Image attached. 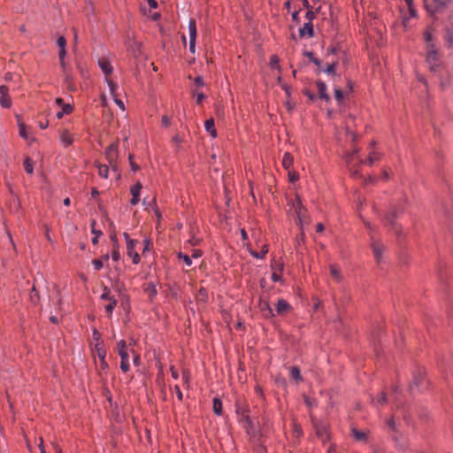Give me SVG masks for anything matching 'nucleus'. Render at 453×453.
Returning <instances> with one entry per match:
<instances>
[{"mask_svg": "<svg viewBox=\"0 0 453 453\" xmlns=\"http://www.w3.org/2000/svg\"><path fill=\"white\" fill-rule=\"evenodd\" d=\"M129 162H130V165H131V168L133 171H137L139 169V166L135 164V162H134V156L132 154L129 155Z\"/></svg>", "mask_w": 453, "mask_h": 453, "instance_id": "49", "label": "nucleus"}, {"mask_svg": "<svg viewBox=\"0 0 453 453\" xmlns=\"http://www.w3.org/2000/svg\"><path fill=\"white\" fill-rule=\"evenodd\" d=\"M268 252L267 245H264L261 251H251L250 254L257 258H264L265 255Z\"/></svg>", "mask_w": 453, "mask_h": 453, "instance_id": "31", "label": "nucleus"}, {"mask_svg": "<svg viewBox=\"0 0 453 453\" xmlns=\"http://www.w3.org/2000/svg\"><path fill=\"white\" fill-rule=\"evenodd\" d=\"M65 55H66L65 48V49H60L59 53H58L59 60L65 59Z\"/></svg>", "mask_w": 453, "mask_h": 453, "instance_id": "63", "label": "nucleus"}, {"mask_svg": "<svg viewBox=\"0 0 453 453\" xmlns=\"http://www.w3.org/2000/svg\"><path fill=\"white\" fill-rule=\"evenodd\" d=\"M424 38H425L426 42L428 44H430L429 42H431V40H432V35H431V33H430L429 31H426V32L424 33Z\"/></svg>", "mask_w": 453, "mask_h": 453, "instance_id": "60", "label": "nucleus"}, {"mask_svg": "<svg viewBox=\"0 0 453 453\" xmlns=\"http://www.w3.org/2000/svg\"><path fill=\"white\" fill-rule=\"evenodd\" d=\"M213 411L217 415L222 414V402L218 397H215L213 399Z\"/></svg>", "mask_w": 453, "mask_h": 453, "instance_id": "25", "label": "nucleus"}, {"mask_svg": "<svg viewBox=\"0 0 453 453\" xmlns=\"http://www.w3.org/2000/svg\"><path fill=\"white\" fill-rule=\"evenodd\" d=\"M0 104L4 108H10L12 106V99L9 96V88L4 85L0 86Z\"/></svg>", "mask_w": 453, "mask_h": 453, "instance_id": "7", "label": "nucleus"}, {"mask_svg": "<svg viewBox=\"0 0 453 453\" xmlns=\"http://www.w3.org/2000/svg\"><path fill=\"white\" fill-rule=\"evenodd\" d=\"M380 155L375 152H371L368 158L366 160H360L362 164H368L372 165L375 161L380 159Z\"/></svg>", "mask_w": 453, "mask_h": 453, "instance_id": "27", "label": "nucleus"}, {"mask_svg": "<svg viewBox=\"0 0 453 453\" xmlns=\"http://www.w3.org/2000/svg\"><path fill=\"white\" fill-rule=\"evenodd\" d=\"M202 251L200 250H193L192 251V257L198 258L202 256Z\"/></svg>", "mask_w": 453, "mask_h": 453, "instance_id": "61", "label": "nucleus"}, {"mask_svg": "<svg viewBox=\"0 0 453 453\" xmlns=\"http://www.w3.org/2000/svg\"><path fill=\"white\" fill-rule=\"evenodd\" d=\"M193 95L196 96V103L201 104L203 100L205 98V96L202 92H197L196 90H193Z\"/></svg>", "mask_w": 453, "mask_h": 453, "instance_id": "43", "label": "nucleus"}, {"mask_svg": "<svg viewBox=\"0 0 453 453\" xmlns=\"http://www.w3.org/2000/svg\"><path fill=\"white\" fill-rule=\"evenodd\" d=\"M174 389H175V392H176V395H177L178 399H179L180 401H181V400L183 399V395H182V392H181V390H180V387L176 385V386L174 387Z\"/></svg>", "mask_w": 453, "mask_h": 453, "instance_id": "55", "label": "nucleus"}, {"mask_svg": "<svg viewBox=\"0 0 453 453\" xmlns=\"http://www.w3.org/2000/svg\"><path fill=\"white\" fill-rule=\"evenodd\" d=\"M260 310L264 312L265 317H273V312L267 302L260 303Z\"/></svg>", "mask_w": 453, "mask_h": 453, "instance_id": "22", "label": "nucleus"}, {"mask_svg": "<svg viewBox=\"0 0 453 453\" xmlns=\"http://www.w3.org/2000/svg\"><path fill=\"white\" fill-rule=\"evenodd\" d=\"M109 301L110 303L107 305H105V311L109 314H111L112 311L117 305V300L115 299V297H112L109 299Z\"/></svg>", "mask_w": 453, "mask_h": 453, "instance_id": "32", "label": "nucleus"}, {"mask_svg": "<svg viewBox=\"0 0 453 453\" xmlns=\"http://www.w3.org/2000/svg\"><path fill=\"white\" fill-rule=\"evenodd\" d=\"M283 267H284V264L282 262L273 260L272 269L273 271L282 272L283 271Z\"/></svg>", "mask_w": 453, "mask_h": 453, "instance_id": "35", "label": "nucleus"}, {"mask_svg": "<svg viewBox=\"0 0 453 453\" xmlns=\"http://www.w3.org/2000/svg\"><path fill=\"white\" fill-rule=\"evenodd\" d=\"M92 264L94 265V267L96 271L101 270L104 266L103 261L101 259H94Z\"/></svg>", "mask_w": 453, "mask_h": 453, "instance_id": "46", "label": "nucleus"}, {"mask_svg": "<svg viewBox=\"0 0 453 453\" xmlns=\"http://www.w3.org/2000/svg\"><path fill=\"white\" fill-rule=\"evenodd\" d=\"M313 37L314 36V29L312 22H306L303 24V27L299 29V36L300 37Z\"/></svg>", "mask_w": 453, "mask_h": 453, "instance_id": "10", "label": "nucleus"}, {"mask_svg": "<svg viewBox=\"0 0 453 453\" xmlns=\"http://www.w3.org/2000/svg\"><path fill=\"white\" fill-rule=\"evenodd\" d=\"M387 402V396H386V394L384 392H380L377 397H376V403L378 404H385Z\"/></svg>", "mask_w": 453, "mask_h": 453, "instance_id": "37", "label": "nucleus"}, {"mask_svg": "<svg viewBox=\"0 0 453 453\" xmlns=\"http://www.w3.org/2000/svg\"><path fill=\"white\" fill-rule=\"evenodd\" d=\"M352 435L358 441H366V434L365 432L359 431L357 428L353 427L351 429Z\"/></svg>", "mask_w": 453, "mask_h": 453, "instance_id": "21", "label": "nucleus"}, {"mask_svg": "<svg viewBox=\"0 0 453 453\" xmlns=\"http://www.w3.org/2000/svg\"><path fill=\"white\" fill-rule=\"evenodd\" d=\"M108 85H109L110 91H111L112 97L116 96H117L116 90L118 88V85L115 82H113L112 81H108Z\"/></svg>", "mask_w": 453, "mask_h": 453, "instance_id": "40", "label": "nucleus"}, {"mask_svg": "<svg viewBox=\"0 0 453 453\" xmlns=\"http://www.w3.org/2000/svg\"><path fill=\"white\" fill-rule=\"evenodd\" d=\"M370 246L372 250L373 257L377 264H380L383 260V252L386 250V246L373 234L370 237Z\"/></svg>", "mask_w": 453, "mask_h": 453, "instance_id": "1", "label": "nucleus"}, {"mask_svg": "<svg viewBox=\"0 0 453 453\" xmlns=\"http://www.w3.org/2000/svg\"><path fill=\"white\" fill-rule=\"evenodd\" d=\"M142 188V185L141 182H137L135 185H134L131 188V194H132L133 197L130 201V203L132 205H136L138 203V202L140 201V192H141Z\"/></svg>", "mask_w": 453, "mask_h": 453, "instance_id": "9", "label": "nucleus"}, {"mask_svg": "<svg viewBox=\"0 0 453 453\" xmlns=\"http://www.w3.org/2000/svg\"><path fill=\"white\" fill-rule=\"evenodd\" d=\"M189 50L191 53L196 51V40H189Z\"/></svg>", "mask_w": 453, "mask_h": 453, "instance_id": "58", "label": "nucleus"}, {"mask_svg": "<svg viewBox=\"0 0 453 453\" xmlns=\"http://www.w3.org/2000/svg\"><path fill=\"white\" fill-rule=\"evenodd\" d=\"M292 19L293 21H295L296 23H299L300 19H299V12H294L292 13Z\"/></svg>", "mask_w": 453, "mask_h": 453, "instance_id": "64", "label": "nucleus"}, {"mask_svg": "<svg viewBox=\"0 0 453 453\" xmlns=\"http://www.w3.org/2000/svg\"><path fill=\"white\" fill-rule=\"evenodd\" d=\"M93 339L96 342V343L99 342H103L101 340V334L96 329H94V331H93Z\"/></svg>", "mask_w": 453, "mask_h": 453, "instance_id": "50", "label": "nucleus"}, {"mask_svg": "<svg viewBox=\"0 0 453 453\" xmlns=\"http://www.w3.org/2000/svg\"><path fill=\"white\" fill-rule=\"evenodd\" d=\"M303 94L311 100L314 101L316 99V96L311 92L310 90H304Z\"/></svg>", "mask_w": 453, "mask_h": 453, "instance_id": "54", "label": "nucleus"}, {"mask_svg": "<svg viewBox=\"0 0 453 453\" xmlns=\"http://www.w3.org/2000/svg\"><path fill=\"white\" fill-rule=\"evenodd\" d=\"M29 298H30L31 303L35 305H36L40 303L41 297H40L39 292L36 289L35 285L32 287V288L30 290Z\"/></svg>", "mask_w": 453, "mask_h": 453, "instance_id": "16", "label": "nucleus"}, {"mask_svg": "<svg viewBox=\"0 0 453 453\" xmlns=\"http://www.w3.org/2000/svg\"><path fill=\"white\" fill-rule=\"evenodd\" d=\"M145 291L148 293L149 297L152 299L157 295V289L153 283H149Z\"/></svg>", "mask_w": 453, "mask_h": 453, "instance_id": "30", "label": "nucleus"}, {"mask_svg": "<svg viewBox=\"0 0 453 453\" xmlns=\"http://www.w3.org/2000/svg\"><path fill=\"white\" fill-rule=\"evenodd\" d=\"M195 84L198 87H203L204 86V81H203V78L202 76H197L195 78Z\"/></svg>", "mask_w": 453, "mask_h": 453, "instance_id": "52", "label": "nucleus"}, {"mask_svg": "<svg viewBox=\"0 0 453 453\" xmlns=\"http://www.w3.org/2000/svg\"><path fill=\"white\" fill-rule=\"evenodd\" d=\"M316 85H317V88H318L319 98L325 100L326 102H329L330 101V96L326 93V83L324 81L319 80L316 82Z\"/></svg>", "mask_w": 453, "mask_h": 453, "instance_id": "12", "label": "nucleus"}, {"mask_svg": "<svg viewBox=\"0 0 453 453\" xmlns=\"http://www.w3.org/2000/svg\"><path fill=\"white\" fill-rule=\"evenodd\" d=\"M95 349L96 351V355L98 358L103 361V364L105 365V357H106V350L104 348V342H99L95 344Z\"/></svg>", "mask_w": 453, "mask_h": 453, "instance_id": "13", "label": "nucleus"}, {"mask_svg": "<svg viewBox=\"0 0 453 453\" xmlns=\"http://www.w3.org/2000/svg\"><path fill=\"white\" fill-rule=\"evenodd\" d=\"M334 96L338 102H342L343 98V92L340 88H334Z\"/></svg>", "mask_w": 453, "mask_h": 453, "instance_id": "42", "label": "nucleus"}, {"mask_svg": "<svg viewBox=\"0 0 453 453\" xmlns=\"http://www.w3.org/2000/svg\"><path fill=\"white\" fill-rule=\"evenodd\" d=\"M61 140L63 142H65L66 145H71L73 143V139L68 134L67 132H64L61 135Z\"/></svg>", "mask_w": 453, "mask_h": 453, "instance_id": "38", "label": "nucleus"}, {"mask_svg": "<svg viewBox=\"0 0 453 453\" xmlns=\"http://www.w3.org/2000/svg\"><path fill=\"white\" fill-rule=\"evenodd\" d=\"M24 168L28 174H32L34 173L33 162L29 157H27L24 160Z\"/></svg>", "mask_w": 453, "mask_h": 453, "instance_id": "29", "label": "nucleus"}, {"mask_svg": "<svg viewBox=\"0 0 453 453\" xmlns=\"http://www.w3.org/2000/svg\"><path fill=\"white\" fill-rule=\"evenodd\" d=\"M137 242V241H128V244L127 245V255L133 258V263L134 265L140 262V256L134 250V246Z\"/></svg>", "mask_w": 453, "mask_h": 453, "instance_id": "8", "label": "nucleus"}, {"mask_svg": "<svg viewBox=\"0 0 453 453\" xmlns=\"http://www.w3.org/2000/svg\"><path fill=\"white\" fill-rule=\"evenodd\" d=\"M336 65H337L336 62H333V63L327 65V67L326 69L322 70V71L325 72L327 74L335 75Z\"/></svg>", "mask_w": 453, "mask_h": 453, "instance_id": "34", "label": "nucleus"}, {"mask_svg": "<svg viewBox=\"0 0 453 453\" xmlns=\"http://www.w3.org/2000/svg\"><path fill=\"white\" fill-rule=\"evenodd\" d=\"M330 274L332 278L337 282H340L342 280L341 272L336 265H330Z\"/></svg>", "mask_w": 453, "mask_h": 453, "instance_id": "17", "label": "nucleus"}, {"mask_svg": "<svg viewBox=\"0 0 453 453\" xmlns=\"http://www.w3.org/2000/svg\"><path fill=\"white\" fill-rule=\"evenodd\" d=\"M64 75H65V82L66 83L68 89L74 90L75 87L73 84V74L69 71H66V73H64Z\"/></svg>", "mask_w": 453, "mask_h": 453, "instance_id": "23", "label": "nucleus"}, {"mask_svg": "<svg viewBox=\"0 0 453 453\" xmlns=\"http://www.w3.org/2000/svg\"><path fill=\"white\" fill-rule=\"evenodd\" d=\"M205 129L212 137L217 136V130L215 128L214 119L212 118L207 119L204 123Z\"/></svg>", "mask_w": 453, "mask_h": 453, "instance_id": "14", "label": "nucleus"}, {"mask_svg": "<svg viewBox=\"0 0 453 453\" xmlns=\"http://www.w3.org/2000/svg\"><path fill=\"white\" fill-rule=\"evenodd\" d=\"M96 167L98 168L99 175L104 179L108 178L109 167L106 165H102L100 163H96Z\"/></svg>", "mask_w": 453, "mask_h": 453, "instance_id": "24", "label": "nucleus"}, {"mask_svg": "<svg viewBox=\"0 0 453 453\" xmlns=\"http://www.w3.org/2000/svg\"><path fill=\"white\" fill-rule=\"evenodd\" d=\"M279 62H280V59H279L278 56H276V55L271 56L270 66L272 69H274V68L280 69V67L279 65Z\"/></svg>", "mask_w": 453, "mask_h": 453, "instance_id": "33", "label": "nucleus"}, {"mask_svg": "<svg viewBox=\"0 0 453 453\" xmlns=\"http://www.w3.org/2000/svg\"><path fill=\"white\" fill-rule=\"evenodd\" d=\"M105 156L109 162V164L111 165L112 169L114 171L117 170V166L115 165V162L118 157V145L116 143H111L105 150Z\"/></svg>", "mask_w": 453, "mask_h": 453, "instance_id": "6", "label": "nucleus"}, {"mask_svg": "<svg viewBox=\"0 0 453 453\" xmlns=\"http://www.w3.org/2000/svg\"><path fill=\"white\" fill-rule=\"evenodd\" d=\"M98 64H99V66L102 69L103 73L105 75H109V74L111 73L112 67H111V65L109 61H107L105 59H100Z\"/></svg>", "mask_w": 453, "mask_h": 453, "instance_id": "15", "label": "nucleus"}, {"mask_svg": "<svg viewBox=\"0 0 453 453\" xmlns=\"http://www.w3.org/2000/svg\"><path fill=\"white\" fill-rule=\"evenodd\" d=\"M189 40H196V24L194 19H190L188 22Z\"/></svg>", "mask_w": 453, "mask_h": 453, "instance_id": "18", "label": "nucleus"}, {"mask_svg": "<svg viewBox=\"0 0 453 453\" xmlns=\"http://www.w3.org/2000/svg\"><path fill=\"white\" fill-rule=\"evenodd\" d=\"M19 135L24 138V139H27V131H26V125L24 123H19Z\"/></svg>", "mask_w": 453, "mask_h": 453, "instance_id": "41", "label": "nucleus"}, {"mask_svg": "<svg viewBox=\"0 0 453 453\" xmlns=\"http://www.w3.org/2000/svg\"><path fill=\"white\" fill-rule=\"evenodd\" d=\"M402 212H403V210L401 208L393 206L391 208L390 212L385 218L386 222L391 225L392 230H394L396 234H400V226L395 223V219Z\"/></svg>", "mask_w": 453, "mask_h": 453, "instance_id": "4", "label": "nucleus"}, {"mask_svg": "<svg viewBox=\"0 0 453 453\" xmlns=\"http://www.w3.org/2000/svg\"><path fill=\"white\" fill-rule=\"evenodd\" d=\"M272 280L274 282H278L281 280V276L279 273H277L276 271H274V273L272 274Z\"/></svg>", "mask_w": 453, "mask_h": 453, "instance_id": "57", "label": "nucleus"}, {"mask_svg": "<svg viewBox=\"0 0 453 453\" xmlns=\"http://www.w3.org/2000/svg\"><path fill=\"white\" fill-rule=\"evenodd\" d=\"M290 375H291V377L294 380H296L297 381L303 380V378L301 376L300 369L297 366H291L290 367Z\"/></svg>", "mask_w": 453, "mask_h": 453, "instance_id": "26", "label": "nucleus"}, {"mask_svg": "<svg viewBox=\"0 0 453 453\" xmlns=\"http://www.w3.org/2000/svg\"><path fill=\"white\" fill-rule=\"evenodd\" d=\"M305 18L308 19V22H311L315 19V12L311 9L308 10L305 14Z\"/></svg>", "mask_w": 453, "mask_h": 453, "instance_id": "48", "label": "nucleus"}, {"mask_svg": "<svg viewBox=\"0 0 453 453\" xmlns=\"http://www.w3.org/2000/svg\"><path fill=\"white\" fill-rule=\"evenodd\" d=\"M113 296H111V290L108 287H104V293L101 295V299L103 300H109L112 298Z\"/></svg>", "mask_w": 453, "mask_h": 453, "instance_id": "39", "label": "nucleus"}, {"mask_svg": "<svg viewBox=\"0 0 453 453\" xmlns=\"http://www.w3.org/2000/svg\"><path fill=\"white\" fill-rule=\"evenodd\" d=\"M294 158L292 155L288 152H286L282 158V165L285 169L288 170L293 165Z\"/></svg>", "mask_w": 453, "mask_h": 453, "instance_id": "19", "label": "nucleus"}, {"mask_svg": "<svg viewBox=\"0 0 453 453\" xmlns=\"http://www.w3.org/2000/svg\"><path fill=\"white\" fill-rule=\"evenodd\" d=\"M438 53L434 48L433 44H428V51L426 56V61L429 65V68L432 72H435L438 67Z\"/></svg>", "mask_w": 453, "mask_h": 453, "instance_id": "5", "label": "nucleus"}, {"mask_svg": "<svg viewBox=\"0 0 453 453\" xmlns=\"http://www.w3.org/2000/svg\"><path fill=\"white\" fill-rule=\"evenodd\" d=\"M423 380H424V377L421 372L415 373L413 376V381L410 385V389L413 390V388L415 387L418 388L421 385Z\"/></svg>", "mask_w": 453, "mask_h": 453, "instance_id": "20", "label": "nucleus"}, {"mask_svg": "<svg viewBox=\"0 0 453 453\" xmlns=\"http://www.w3.org/2000/svg\"><path fill=\"white\" fill-rule=\"evenodd\" d=\"M291 309L290 304L284 299H279L276 304V311L279 315H284Z\"/></svg>", "mask_w": 453, "mask_h": 453, "instance_id": "11", "label": "nucleus"}, {"mask_svg": "<svg viewBox=\"0 0 453 453\" xmlns=\"http://www.w3.org/2000/svg\"><path fill=\"white\" fill-rule=\"evenodd\" d=\"M57 44L60 49H65L66 45V40L64 36H59L57 40Z\"/></svg>", "mask_w": 453, "mask_h": 453, "instance_id": "45", "label": "nucleus"}, {"mask_svg": "<svg viewBox=\"0 0 453 453\" xmlns=\"http://www.w3.org/2000/svg\"><path fill=\"white\" fill-rule=\"evenodd\" d=\"M73 110V107L69 104H65L62 106V113L70 114Z\"/></svg>", "mask_w": 453, "mask_h": 453, "instance_id": "44", "label": "nucleus"}, {"mask_svg": "<svg viewBox=\"0 0 453 453\" xmlns=\"http://www.w3.org/2000/svg\"><path fill=\"white\" fill-rule=\"evenodd\" d=\"M114 99V102L116 103V104L121 109V110H125V106H124V103L122 100L119 99L118 98V96H114L113 97Z\"/></svg>", "mask_w": 453, "mask_h": 453, "instance_id": "53", "label": "nucleus"}, {"mask_svg": "<svg viewBox=\"0 0 453 453\" xmlns=\"http://www.w3.org/2000/svg\"><path fill=\"white\" fill-rule=\"evenodd\" d=\"M294 209H295V212L296 213V217H297V219H298V224L301 227V229L303 228V224H308L309 223V220H308V218L306 216V209L305 207L303 205L300 198L298 196H296V203H294Z\"/></svg>", "mask_w": 453, "mask_h": 453, "instance_id": "3", "label": "nucleus"}, {"mask_svg": "<svg viewBox=\"0 0 453 453\" xmlns=\"http://www.w3.org/2000/svg\"><path fill=\"white\" fill-rule=\"evenodd\" d=\"M115 250H113L112 254H111V257H112V259L114 261H118L119 259V250H117L118 247H114Z\"/></svg>", "mask_w": 453, "mask_h": 453, "instance_id": "56", "label": "nucleus"}, {"mask_svg": "<svg viewBox=\"0 0 453 453\" xmlns=\"http://www.w3.org/2000/svg\"><path fill=\"white\" fill-rule=\"evenodd\" d=\"M303 55L304 57L308 58L311 61L315 58V57L313 56V53H312L311 51H308V50H304V51L303 52Z\"/></svg>", "mask_w": 453, "mask_h": 453, "instance_id": "62", "label": "nucleus"}, {"mask_svg": "<svg viewBox=\"0 0 453 453\" xmlns=\"http://www.w3.org/2000/svg\"><path fill=\"white\" fill-rule=\"evenodd\" d=\"M446 6H447L446 2L436 1L434 9H433V10L428 9V11L431 12L432 13L441 12L446 8Z\"/></svg>", "mask_w": 453, "mask_h": 453, "instance_id": "28", "label": "nucleus"}, {"mask_svg": "<svg viewBox=\"0 0 453 453\" xmlns=\"http://www.w3.org/2000/svg\"><path fill=\"white\" fill-rule=\"evenodd\" d=\"M311 62H312L313 64H315V65L318 66V71H317V73H319L322 71V69H321V65H322L321 60H319V58H314L311 60Z\"/></svg>", "mask_w": 453, "mask_h": 453, "instance_id": "51", "label": "nucleus"}, {"mask_svg": "<svg viewBox=\"0 0 453 453\" xmlns=\"http://www.w3.org/2000/svg\"><path fill=\"white\" fill-rule=\"evenodd\" d=\"M288 178H289L290 182H295V181H296L298 180L299 175L295 171L288 172Z\"/></svg>", "mask_w": 453, "mask_h": 453, "instance_id": "47", "label": "nucleus"}, {"mask_svg": "<svg viewBox=\"0 0 453 453\" xmlns=\"http://www.w3.org/2000/svg\"><path fill=\"white\" fill-rule=\"evenodd\" d=\"M178 257H179L180 259H182V260L184 261V263H185L187 265H188V266H189V265H192L191 257H190L188 255L184 254V253H182V252H180V253L178 254Z\"/></svg>", "mask_w": 453, "mask_h": 453, "instance_id": "36", "label": "nucleus"}, {"mask_svg": "<svg viewBox=\"0 0 453 453\" xmlns=\"http://www.w3.org/2000/svg\"><path fill=\"white\" fill-rule=\"evenodd\" d=\"M162 125L165 127L170 125V119L165 115L162 117Z\"/></svg>", "mask_w": 453, "mask_h": 453, "instance_id": "59", "label": "nucleus"}, {"mask_svg": "<svg viewBox=\"0 0 453 453\" xmlns=\"http://www.w3.org/2000/svg\"><path fill=\"white\" fill-rule=\"evenodd\" d=\"M118 353L120 356V369L127 372L129 370V357L127 351V343L124 340H121L117 344Z\"/></svg>", "mask_w": 453, "mask_h": 453, "instance_id": "2", "label": "nucleus"}]
</instances>
